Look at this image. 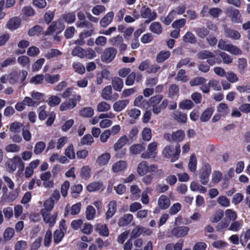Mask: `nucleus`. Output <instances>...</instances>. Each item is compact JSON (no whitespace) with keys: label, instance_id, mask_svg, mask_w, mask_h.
<instances>
[{"label":"nucleus","instance_id":"obj_1","mask_svg":"<svg viewBox=\"0 0 250 250\" xmlns=\"http://www.w3.org/2000/svg\"><path fill=\"white\" fill-rule=\"evenodd\" d=\"M5 183V186L7 188H8L12 190L7 194H3L1 197L0 202H11L15 200L19 196V189L14 188L15 184L12 179L7 176H3L1 178Z\"/></svg>","mask_w":250,"mask_h":250},{"label":"nucleus","instance_id":"obj_2","mask_svg":"<svg viewBox=\"0 0 250 250\" xmlns=\"http://www.w3.org/2000/svg\"><path fill=\"white\" fill-rule=\"evenodd\" d=\"M163 96L162 95L158 94L151 97L149 100L150 106L152 111L155 114L160 113L161 111L168 105V101L167 99L162 100Z\"/></svg>","mask_w":250,"mask_h":250},{"label":"nucleus","instance_id":"obj_3","mask_svg":"<svg viewBox=\"0 0 250 250\" xmlns=\"http://www.w3.org/2000/svg\"><path fill=\"white\" fill-rule=\"evenodd\" d=\"M180 152V146L179 144H177L175 146L174 152L173 146L168 145L164 147L162 154L164 157L170 158L171 161L173 162L178 159Z\"/></svg>","mask_w":250,"mask_h":250},{"label":"nucleus","instance_id":"obj_4","mask_svg":"<svg viewBox=\"0 0 250 250\" xmlns=\"http://www.w3.org/2000/svg\"><path fill=\"white\" fill-rule=\"evenodd\" d=\"M7 170L10 173H12L16 170L17 166L19 167V171L22 172L24 169V163L21 159L18 156H14L6 163Z\"/></svg>","mask_w":250,"mask_h":250},{"label":"nucleus","instance_id":"obj_5","mask_svg":"<svg viewBox=\"0 0 250 250\" xmlns=\"http://www.w3.org/2000/svg\"><path fill=\"white\" fill-rule=\"evenodd\" d=\"M218 47L232 55H240L242 54V51L237 46L231 43H228L226 41L222 39L219 41Z\"/></svg>","mask_w":250,"mask_h":250},{"label":"nucleus","instance_id":"obj_6","mask_svg":"<svg viewBox=\"0 0 250 250\" xmlns=\"http://www.w3.org/2000/svg\"><path fill=\"white\" fill-rule=\"evenodd\" d=\"M198 57L202 60H207V62L210 65H213L216 63L219 64L221 60L215 57L214 53L208 50H203L199 52L197 54Z\"/></svg>","mask_w":250,"mask_h":250},{"label":"nucleus","instance_id":"obj_7","mask_svg":"<svg viewBox=\"0 0 250 250\" xmlns=\"http://www.w3.org/2000/svg\"><path fill=\"white\" fill-rule=\"evenodd\" d=\"M28 73L26 71L21 70H14L9 74V83L11 84H15L18 82L22 83L25 80Z\"/></svg>","mask_w":250,"mask_h":250},{"label":"nucleus","instance_id":"obj_8","mask_svg":"<svg viewBox=\"0 0 250 250\" xmlns=\"http://www.w3.org/2000/svg\"><path fill=\"white\" fill-rule=\"evenodd\" d=\"M211 171L210 166L207 163H204L199 170V178L201 183L203 185H206L208 182L209 177Z\"/></svg>","mask_w":250,"mask_h":250},{"label":"nucleus","instance_id":"obj_9","mask_svg":"<svg viewBox=\"0 0 250 250\" xmlns=\"http://www.w3.org/2000/svg\"><path fill=\"white\" fill-rule=\"evenodd\" d=\"M164 138L169 142H176L179 143L185 139V133L182 130H177L173 132L171 134L165 133L164 135Z\"/></svg>","mask_w":250,"mask_h":250},{"label":"nucleus","instance_id":"obj_10","mask_svg":"<svg viewBox=\"0 0 250 250\" xmlns=\"http://www.w3.org/2000/svg\"><path fill=\"white\" fill-rule=\"evenodd\" d=\"M81 97L79 95H74L72 98L63 102L60 106V110L65 111L74 108L77 105V102L81 100Z\"/></svg>","mask_w":250,"mask_h":250},{"label":"nucleus","instance_id":"obj_11","mask_svg":"<svg viewBox=\"0 0 250 250\" xmlns=\"http://www.w3.org/2000/svg\"><path fill=\"white\" fill-rule=\"evenodd\" d=\"M65 28L64 24L62 22L61 19L57 21H53L49 25L46 35H51L54 33L58 35L61 33Z\"/></svg>","mask_w":250,"mask_h":250},{"label":"nucleus","instance_id":"obj_12","mask_svg":"<svg viewBox=\"0 0 250 250\" xmlns=\"http://www.w3.org/2000/svg\"><path fill=\"white\" fill-rule=\"evenodd\" d=\"M158 143L152 142L149 143L147 147V150L141 154V157L143 159H149L155 158L157 155Z\"/></svg>","mask_w":250,"mask_h":250},{"label":"nucleus","instance_id":"obj_13","mask_svg":"<svg viewBox=\"0 0 250 250\" xmlns=\"http://www.w3.org/2000/svg\"><path fill=\"white\" fill-rule=\"evenodd\" d=\"M140 16L142 18L147 19V22L155 20L157 17V13L152 11L146 6H143L140 10Z\"/></svg>","mask_w":250,"mask_h":250},{"label":"nucleus","instance_id":"obj_14","mask_svg":"<svg viewBox=\"0 0 250 250\" xmlns=\"http://www.w3.org/2000/svg\"><path fill=\"white\" fill-rule=\"evenodd\" d=\"M117 54V50L113 47L105 48L101 55L102 62L109 63L115 58Z\"/></svg>","mask_w":250,"mask_h":250},{"label":"nucleus","instance_id":"obj_15","mask_svg":"<svg viewBox=\"0 0 250 250\" xmlns=\"http://www.w3.org/2000/svg\"><path fill=\"white\" fill-rule=\"evenodd\" d=\"M44 222L48 224L49 227H53L56 223L58 213L55 212L51 214L50 212H47L45 210L40 211Z\"/></svg>","mask_w":250,"mask_h":250},{"label":"nucleus","instance_id":"obj_16","mask_svg":"<svg viewBox=\"0 0 250 250\" xmlns=\"http://www.w3.org/2000/svg\"><path fill=\"white\" fill-rule=\"evenodd\" d=\"M189 228L187 226L174 227L171 230V234L177 237L181 238L186 236L189 232Z\"/></svg>","mask_w":250,"mask_h":250},{"label":"nucleus","instance_id":"obj_17","mask_svg":"<svg viewBox=\"0 0 250 250\" xmlns=\"http://www.w3.org/2000/svg\"><path fill=\"white\" fill-rule=\"evenodd\" d=\"M140 82L142 80V75L140 72H131L127 76L125 81V83L127 86L132 85L135 81Z\"/></svg>","mask_w":250,"mask_h":250},{"label":"nucleus","instance_id":"obj_18","mask_svg":"<svg viewBox=\"0 0 250 250\" xmlns=\"http://www.w3.org/2000/svg\"><path fill=\"white\" fill-rule=\"evenodd\" d=\"M224 34L226 37L233 40H238L241 37L239 32L226 26L224 28Z\"/></svg>","mask_w":250,"mask_h":250},{"label":"nucleus","instance_id":"obj_19","mask_svg":"<svg viewBox=\"0 0 250 250\" xmlns=\"http://www.w3.org/2000/svg\"><path fill=\"white\" fill-rule=\"evenodd\" d=\"M127 167V163L125 161H119L112 165V170L115 173H119L124 171Z\"/></svg>","mask_w":250,"mask_h":250},{"label":"nucleus","instance_id":"obj_20","mask_svg":"<svg viewBox=\"0 0 250 250\" xmlns=\"http://www.w3.org/2000/svg\"><path fill=\"white\" fill-rule=\"evenodd\" d=\"M170 205V199L166 195H162L158 198V206L161 209H167Z\"/></svg>","mask_w":250,"mask_h":250},{"label":"nucleus","instance_id":"obj_21","mask_svg":"<svg viewBox=\"0 0 250 250\" xmlns=\"http://www.w3.org/2000/svg\"><path fill=\"white\" fill-rule=\"evenodd\" d=\"M95 230L101 236L107 237L109 235L108 229L106 224H96L95 226Z\"/></svg>","mask_w":250,"mask_h":250},{"label":"nucleus","instance_id":"obj_22","mask_svg":"<svg viewBox=\"0 0 250 250\" xmlns=\"http://www.w3.org/2000/svg\"><path fill=\"white\" fill-rule=\"evenodd\" d=\"M114 16L113 12L107 13L100 21V24L103 27L107 26L112 22Z\"/></svg>","mask_w":250,"mask_h":250},{"label":"nucleus","instance_id":"obj_23","mask_svg":"<svg viewBox=\"0 0 250 250\" xmlns=\"http://www.w3.org/2000/svg\"><path fill=\"white\" fill-rule=\"evenodd\" d=\"M128 100H122L115 102L113 105V110L115 112H120L123 110L128 104Z\"/></svg>","mask_w":250,"mask_h":250},{"label":"nucleus","instance_id":"obj_24","mask_svg":"<svg viewBox=\"0 0 250 250\" xmlns=\"http://www.w3.org/2000/svg\"><path fill=\"white\" fill-rule=\"evenodd\" d=\"M128 138L125 136L121 137L114 145V150L118 151L125 146L128 142Z\"/></svg>","mask_w":250,"mask_h":250},{"label":"nucleus","instance_id":"obj_25","mask_svg":"<svg viewBox=\"0 0 250 250\" xmlns=\"http://www.w3.org/2000/svg\"><path fill=\"white\" fill-rule=\"evenodd\" d=\"M111 155L109 153L105 152L98 156L96 163L100 166L107 165L110 159Z\"/></svg>","mask_w":250,"mask_h":250},{"label":"nucleus","instance_id":"obj_26","mask_svg":"<svg viewBox=\"0 0 250 250\" xmlns=\"http://www.w3.org/2000/svg\"><path fill=\"white\" fill-rule=\"evenodd\" d=\"M137 173L140 176H143L148 172V164L146 161H142L138 165Z\"/></svg>","mask_w":250,"mask_h":250},{"label":"nucleus","instance_id":"obj_27","mask_svg":"<svg viewBox=\"0 0 250 250\" xmlns=\"http://www.w3.org/2000/svg\"><path fill=\"white\" fill-rule=\"evenodd\" d=\"M21 23V20L18 17L13 18L7 23V27L10 30L17 29Z\"/></svg>","mask_w":250,"mask_h":250},{"label":"nucleus","instance_id":"obj_28","mask_svg":"<svg viewBox=\"0 0 250 250\" xmlns=\"http://www.w3.org/2000/svg\"><path fill=\"white\" fill-rule=\"evenodd\" d=\"M112 84L115 91H121L124 86L123 81L119 77H114L112 80Z\"/></svg>","mask_w":250,"mask_h":250},{"label":"nucleus","instance_id":"obj_29","mask_svg":"<svg viewBox=\"0 0 250 250\" xmlns=\"http://www.w3.org/2000/svg\"><path fill=\"white\" fill-rule=\"evenodd\" d=\"M117 203L115 201H111L108 204V209L106 213V218L108 219L111 218L116 211Z\"/></svg>","mask_w":250,"mask_h":250},{"label":"nucleus","instance_id":"obj_30","mask_svg":"<svg viewBox=\"0 0 250 250\" xmlns=\"http://www.w3.org/2000/svg\"><path fill=\"white\" fill-rule=\"evenodd\" d=\"M248 64L247 60L243 58L238 59V70L240 74H243L246 71Z\"/></svg>","mask_w":250,"mask_h":250},{"label":"nucleus","instance_id":"obj_31","mask_svg":"<svg viewBox=\"0 0 250 250\" xmlns=\"http://www.w3.org/2000/svg\"><path fill=\"white\" fill-rule=\"evenodd\" d=\"M103 185L100 182H94L89 184L86 187V189L89 192H94L103 189Z\"/></svg>","mask_w":250,"mask_h":250},{"label":"nucleus","instance_id":"obj_32","mask_svg":"<svg viewBox=\"0 0 250 250\" xmlns=\"http://www.w3.org/2000/svg\"><path fill=\"white\" fill-rule=\"evenodd\" d=\"M39 119L41 120H44L48 115L47 107L46 105L40 106L37 109Z\"/></svg>","mask_w":250,"mask_h":250},{"label":"nucleus","instance_id":"obj_33","mask_svg":"<svg viewBox=\"0 0 250 250\" xmlns=\"http://www.w3.org/2000/svg\"><path fill=\"white\" fill-rule=\"evenodd\" d=\"M190 189L193 191H198L201 193H205L207 192V188L196 182H192L190 184Z\"/></svg>","mask_w":250,"mask_h":250},{"label":"nucleus","instance_id":"obj_34","mask_svg":"<svg viewBox=\"0 0 250 250\" xmlns=\"http://www.w3.org/2000/svg\"><path fill=\"white\" fill-rule=\"evenodd\" d=\"M111 109V105L106 102L102 101L97 105L96 110L98 112H105Z\"/></svg>","mask_w":250,"mask_h":250},{"label":"nucleus","instance_id":"obj_35","mask_svg":"<svg viewBox=\"0 0 250 250\" xmlns=\"http://www.w3.org/2000/svg\"><path fill=\"white\" fill-rule=\"evenodd\" d=\"M62 53L59 50L57 49H51L49 50L44 55V57L47 59L58 58L62 55Z\"/></svg>","mask_w":250,"mask_h":250},{"label":"nucleus","instance_id":"obj_36","mask_svg":"<svg viewBox=\"0 0 250 250\" xmlns=\"http://www.w3.org/2000/svg\"><path fill=\"white\" fill-rule=\"evenodd\" d=\"M133 218L131 214H126L120 218L118 221V225L120 227L125 226L129 224Z\"/></svg>","mask_w":250,"mask_h":250},{"label":"nucleus","instance_id":"obj_37","mask_svg":"<svg viewBox=\"0 0 250 250\" xmlns=\"http://www.w3.org/2000/svg\"><path fill=\"white\" fill-rule=\"evenodd\" d=\"M173 118L177 122L186 123L187 120V116L186 114L179 111H176L173 113Z\"/></svg>","mask_w":250,"mask_h":250},{"label":"nucleus","instance_id":"obj_38","mask_svg":"<svg viewBox=\"0 0 250 250\" xmlns=\"http://www.w3.org/2000/svg\"><path fill=\"white\" fill-rule=\"evenodd\" d=\"M183 41L186 43L195 44L196 42V38L195 35L191 32H187L183 37Z\"/></svg>","mask_w":250,"mask_h":250},{"label":"nucleus","instance_id":"obj_39","mask_svg":"<svg viewBox=\"0 0 250 250\" xmlns=\"http://www.w3.org/2000/svg\"><path fill=\"white\" fill-rule=\"evenodd\" d=\"M60 19L62 21L64 20L67 23L70 24L75 21L76 16L74 12L67 13L63 14Z\"/></svg>","mask_w":250,"mask_h":250},{"label":"nucleus","instance_id":"obj_40","mask_svg":"<svg viewBox=\"0 0 250 250\" xmlns=\"http://www.w3.org/2000/svg\"><path fill=\"white\" fill-rule=\"evenodd\" d=\"M152 191L151 188L147 187L144 190L141 194V202L144 205H147L149 202V198L148 195V193H150Z\"/></svg>","mask_w":250,"mask_h":250},{"label":"nucleus","instance_id":"obj_41","mask_svg":"<svg viewBox=\"0 0 250 250\" xmlns=\"http://www.w3.org/2000/svg\"><path fill=\"white\" fill-rule=\"evenodd\" d=\"M217 112L222 116H226L229 113V107L225 103H220L217 106Z\"/></svg>","mask_w":250,"mask_h":250},{"label":"nucleus","instance_id":"obj_42","mask_svg":"<svg viewBox=\"0 0 250 250\" xmlns=\"http://www.w3.org/2000/svg\"><path fill=\"white\" fill-rule=\"evenodd\" d=\"M149 30L153 33L159 35L162 32V27L160 22L155 21L150 24Z\"/></svg>","mask_w":250,"mask_h":250},{"label":"nucleus","instance_id":"obj_43","mask_svg":"<svg viewBox=\"0 0 250 250\" xmlns=\"http://www.w3.org/2000/svg\"><path fill=\"white\" fill-rule=\"evenodd\" d=\"M176 16V11L172 10L165 18H162L161 21L166 25H169Z\"/></svg>","mask_w":250,"mask_h":250},{"label":"nucleus","instance_id":"obj_44","mask_svg":"<svg viewBox=\"0 0 250 250\" xmlns=\"http://www.w3.org/2000/svg\"><path fill=\"white\" fill-rule=\"evenodd\" d=\"M112 88L110 85L105 86L102 90L101 96L105 100L111 99Z\"/></svg>","mask_w":250,"mask_h":250},{"label":"nucleus","instance_id":"obj_45","mask_svg":"<svg viewBox=\"0 0 250 250\" xmlns=\"http://www.w3.org/2000/svg\"><path fill=\"white\" fill-rule=\"evenodd\" d=\"M91 168L88 166H83L81 170V176L82 179L87 180L90 178Z\"/></svg>","mask_w":250,"mask_h":250},{"label":"nucleus","instance_id":"obj_46","mask_svg":"<svg viewBox=\"0 0 250 250\" xmlns=\"http://www.w3.org/2000/svg\"><path fill=\"white\" fill-rule=\"evenodd\" d=\"M206 82L207 80L204 78L201 77H197L191 80L189 83L191 86H199L204 84Z\"/></svg>","mask_w":250,"mask_h":250},{"label":"nucleus","instance_id":"obj_47","mask_svg":"<svg viewBox=\"0 0 250 250\" xmlns=\"http://www.w3.org/2000/svg\"><path fill=\"white\" fill-rule=\"evenodd\" d=\"M79 113L82 117L89 118L94 115V111L91 107H86L81 110Z\"/></svg>","mask_w":250,"mask_h":250},{"label":"nucleus","instance_id":"obj_48","mask_svg":"<svg viewBox=\"0 0 250 250\" xmlns=\"http://www.w3.org/2000/svg\"><path fill=\"white\" fill-rule=\"evenodd\" d=\"M250 239V228L247 230L245 232L243 231L240 236V243L245 246L249 240Z\"/></svg>","mask_w":250,"mask_h":250},{"label":"nucleus","instance_id":"obj_49","mask_svg":"<svg viewBox=\"0 0 250 250\" xmlns=\"http://www.w3.org/2000/svg\"><path fill=\"white\" fill-rule=\"evenodd\" d=\"M188 167L190 171L194 172L197 167V159L194 154H192L189 158Z\"/></svg>","mask_w":250,"mask_h":250},{"label":"nucleus","instance_id":"obj_50","mask_svg":"<svg viewBox=\"0 0 250 250\" xmlns=\"http://www.w3.org/2000/svg\"><path fill=\"white\" fill-rule=\"evenodd\" d=\"M194 106L193 103L190 100H184L179 104V107L183 109H190Z\"/></svg>","mask_w":250,"mask_h":250},{"label":"nucleus","instance_id":"obj_51","mask_svg":"<svg viewBox=\"0 0 250 250\" xmlns=\"http://www.w3.org/2000/svg\"><path fill=\"white\" fill-rule=\"evenodd\" d=\"M144 147L141 144H135L129 147V152L133 155L139 154L144 150Z\"/></svg>","mask_w":250,"mask_h":250},{"label":"nucleus","instance_id":"obj_52","mask_svg":"<svg viewBox=\"0 0 250 250\" xmlns=\"http://www.w3.org/2000/svg\"><path fill=\"white\" fill-rule=\"evenodd\" d=\"M60 76L59 74H56L54 75H51L49 74H46L44 75V79L45 81L50 84H53L60 80Z\"/></svg>","mask_w":250,"mask_h":250},{"label":"nucleus","instance_id":"obj_53","mask_svg":"<svg viewBox=\"0 0 250 250\" xmlns=\"http://www.w3.org/2000/svg\"><path fill=\"white\" fill-rule=\"evenodd\" d=\"M170 55L169 51L163 50L161 51L157 56V61L158 62H162L167 59Z\"/></svg>","mask_w":250,"mask_h":250},{"label":"nucleus","instance_id":"obj_54","mask_svg":"<svg viewBox=\"0 0 250 250\" xmlns=\"http://www.w3.org/2000/svg\"><path fill=\"white\" fill-rule=\"evenodd\" d=\"M18 62L22 67H28L30 65V59L26 56H21L18 58Z\"/></svg>","mask_w":250,"mask_h":250},{"label":"nucleus","instance_id":"obj_55","mask_svg":"<svg viewBox=\"0 0 250 250\" xmlns=\"http://www.w3.org/2000/svg\"><path fill=\"white\" fill-rule=\"evenodd\" d=\"M86 217L88 220H93L96 214V210L93 207L88 206L86 209Z\"/></svg>","mask_w":250,"mask_h":250},{"label":"nucleus","instance_id":"obj_56","mask_svg":"<svg viewBox=\"0 0 250 250\" xmlns=\"http://www.w3.org/2000/svg\"><path fill=\"white\" fill-rule=\"evenodd\" d=\"M61 102V98L56 95L50 96L48 100V104L50 106H57L60 104Z\"/></svg>","mask_w":250,"mask_h":250},{"label":"nucleus","instance_id":"obj_57","mask_svg":"<svg viewBox=\"0 0 250 250\" xmlns=\"http://www.w3.org/2000/svg\"><path fill=\"white\" fill-rule=\"evenodd\" d=\"M213 112V110L211 108H208L202 114L200 119L202 122H207L208 121L210 118L211 117L212 113Z\"/></svg>","mask_w":250,"mask_h":250},{"label":"nucleus","instance_id":"obj_58","mask_svg":"<svg viewBox=\"0 0 250 250\" xmlns=\"http://www.w3.org/2000/svg\"><path fill=\"white\" fill-rule=\"evenodd\" d=\"M54 204L52 199H47L43 204L44 208L42 209L41 211L45 210L47 212H51L54 208Z\"/></svg>","mask_w":250,"mask_h":250},{"label":"nucleus","instance_id":"obj_59","mask_svg":"<svg viewBox=\"0 0 250 250\" xmlns=\"http://www.w3.org/2000/svg\"><path fill=\"white\" fill-rule=\"evenodd\" d=\"M45 144L42 141L37 143L35 146L34 152L35 154L38 155L42 153L45 147Z\"/></svg>","mask_w":250,"mask_h":250},{"label":"nucleus","instance_id":"obj_60","mask_svg":"<svg viewBox=\"0 0 250 250\" xmlns=\"http://www.w3.org/2000/svg\"><path fill=\"white\" fill-rule=\"evenodd\" d=\"M225 77L231 83H235L239 81V78L237 75L232 71L228 72L225 75Z\"/></svg>","mask_w":250,"mask_h":250},{"label":"nucleus","instance_id":"obj_61","mask_svg":"<svg viewBox=\"0 0 250 250\" xmlns=\"http://www.w3.org/2000/svg\"><path fill=\"white\" fill-rule=\"evenodd\" d=\"M241 16L240 12L238 9H234L231 12V20L233 22L235 23L242 22Z\"/></svg>","mask_w":250,"mask_h":250},{"label":"nucleus","instance_id":"obj_62","mask_svg":"<svg viewBox=\"0 0 250 250\" xmlns=\"http://www.w3.org/2000/svg\"><path fill=\"white\" fill-rule=\"evenodd\" d=\"M123 42L122 37L120 35L112 37L109 40V42L111 45L117 47H118Z\"/></svg>","mask_w":250,"mask_h":250},{"label":"nucleus","instance_id":"obj_63","mask_svg":"<svg viewBox=\"0 0 250 250\" xmlns=\"http://www.w3.org/2000/svg\"><path fill=\"white\" fill-rule=\"evenodd\" d=\"M23 102L25 105L28 106L36 107L39 104V102L33 100L32 97L26 96L24 98Z\"/></svg>","mask_w":250,"mask_h":250},{"label":"nucleus","instance_id":"obj_64","mask_svg":"<svg viewBox=\"0 0 250 250\" xmlns=\"http://www.w3.org/2000/svg\"><path fill=\"white\" fill-rule=\"evenodd\" d=\"M126 112L130 118L135 119L138 118L141 115V111L136 108L127 109Z\"/></svg>","mask_w":250,"mask_h":250}]
</instances>
